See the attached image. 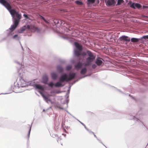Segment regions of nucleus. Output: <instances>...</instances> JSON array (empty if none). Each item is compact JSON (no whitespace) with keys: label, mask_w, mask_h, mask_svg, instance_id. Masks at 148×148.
<instances>
[{"label":"nucleus","mask_w":148,"mask_h":148,"mask_svg":"<svg viewBox=\"0 0 148 148\" xmlns=\"http://www.w3.org/2000/svg\"><path fill=\"white\" fill-rule=\"evenodd\" d=\"M12 18L13 24L11 25L10 29L13 28L14 26V29H16L18 27L19 22L22 16L21 13L13 8L12 11V13L10 14Z\"/></svg>","instance_id":"f257e3e1"},{"label":"nucleus","mask_w":148,"mask_h":148,"mask_svg":"<svg viewBox=\"0 0 148 148\" xmlns=\"http://www.w3.org/2000/svg\"><path fill=\"white\" fill-rule=\"evenodd\" d=\"M15 84V82L14 83V85H12L11 86V87L10 88V92H9L8 93H1V94H6L10 93H11L12 92H14L16 93L21 92L20 91H19L18 90L20 87V86H19L18 82L16 84Z\"/></svg>","instance_id":"f03ea898"},{"label":"nucleus","mask_w":148,"mask_h":148,"mask_svg":"<svg viewBox=\"0 0 148 148\" xmlns=\"http://www.w3.org/2000/svg\"><path fill=\"white\" fill-rule=\"evenodd\" d=\"M140 114V113H138V112H137L135 116H134L129 114L127 115V117L129 120H133L135 121V122L136 123L140 122L143 123L140 120V118L139 116Z\"/></svg>","instance_id":"7ed1b4c3"},{"label":"nucleus","mask_w":148,"mask_h":148,"mask_svg":"<svg viewBox=\"0 0 148 148\" xmlns=\"http://www.w3.org/2000/svg\"><path fill=\"white\" fill-rule=\"evenodd\" d=\"M88 76V75H85L83 77L80 78L79 79H78L75 80L73 82L69 84V85L68 89L67 90L66 93V95H65V96L66 97V98H69V94L70 92V91L71 89V87L72 86V85H73L74 84H75L76 82H78L80 79L83 78H85Z\"/></svg>","instance_id":"20e7f679"},{"label":"nucleus","mask_w":148,"mask_h":148,"mask_svg":"<svg viewBox=\"0 0 148 148\" xmlns=\"http://www.w3.org/2000/svg\"><path fill=\"white\" fill-rule=\"evenodd\" d=\"M68 77L69 81L75 78H79L77 79V80L83 77H80V74L77 72H74L73 73H70L68 75Z\"/></svg>","instance_id":"39448f33"},{"label":"nucleus","mask_w":148,"mask_h":148,"mask_svg":"<svg viewBox=\"0 0 148 148\" xmlns=\"http://www.w3.org/2000/svg\"><path fill=\"white\" fill-rule=\"evenodd\" d=\"M88 57L86 58V61L88 62L87 64H90V62H92L95 58L96 56L93 55V53L91 51L88 53Z\"/></svg>","instance_id":"423d86ee"},{"label":"nucleus","mask_w":148,"mask_h":148,"mask_svg":"<svg viewBox=\"0 0 148 148\" xmlns=\"http://www.w3.org/2000/svg\"><path fill=\"white\" fill-rule=\"evenodd\" d=\"M59 80L60 82H68V75L66 73H63L60 77Z\"/></svg>","instance_id":"0eeeda50"},{"label":"nucleus","mask_w":148,"mask_h":148,"mask_svg":"<svg viewBox=\"0 0 148 148\" xmlns=\"http://www.w3.org/2000/svg\"><path fill=\"white\" fill-rule=\"evenodd\" d=\"M118 40L119 42L124 41L130 42V37L127 36L123 35L120 37Z\"/></svg>","instance_id":"6e6552de"},{"label":"nucleus","mask_w":148,"mask_h":148,"mask_svg":"<svg viewBox=\"0 0 148 148\" xmlns=\"http://www.w3.org/2000/svg\"><path fill=\"white\" fill-rule=\"evenodd\" d=\"M27 82L22 77H20L18 83L20 87H25L27 86Z\"/></svg>","instance_id":"1a4fd4ad"},{"label":"nucleus","mask_w":148,"mask_h":148,"mask_svg":"<svg viewBox=\"0 0 148 148\" xmlns=\"http://www.w3.org/2000/svg\"><path fill=\"white\" fill-rule=\"evenodd\" d=\"M87 64L85 63H82L78 62L75 64V67L78 70L81 69L83 66H86Z\"/></svg>","instance_id":"9d476101"},{"label":"nucleus","mask_w":148,"mask_h":148,"mask_svg":"<svg viewBox=\"0 0 148 148\" xmlns=\"http://www.w3.org/2000/svg\"><path fill=\"white\" fill-rule=\"evenodd\" d=\"M106 5L108 6H114L116 4V0H105Z\"/></svg>","instance_id":"9b49d317"},{"label":"nucleus","mask_w":148,"mask_h":148,"mask_svg":"<svg viewBox=\"0 0 148 148\" xmlns=\"http://www.w3.org/2000/svg\"><path fill=\"white\" fill-rule=\"evenodd\" d=\"M49 80V77L47 74H43L42 77L41 82L44 84H47Z\"/></svg>","instance_id":"f8f14e48"},{"label":"nucleus","mask_w":148,"mask_h":148,"mask_svg":"<svg viewBox=\"0 0 148 148\" xmlns=\"http://www.w3.org/2000/svg\"><path fill=\"white\" fill-rule=\"evenodd\" d=\"M50 76L51 78L53 80H56L58 77V73L54 71L50 72Z\"/></svg>","instance_id":"ddd939ff"},{"label":"nucleus","mask_w":148,"mask_h":148,"mask_svg":"<svg viewBox=\"0 0 148 148\" xmlns=\"http://www.w3.org/2000/svg\"><path fill=\"white\" fill-rule=\"evenodd\" d=\"M74 48H75L77 50L80 51L82 49V46L77 42H75L74 43Z\"/></svg>","instance_id":"4468645a"},{"label":"nucleus","mask_w":148,"mask_h":148,"mask_svg":"<svg viewBox=\"0 0 148 148\" xmlns=\"http://www.w3.org/2000/svg\"><path fill=\"white\" fill-rule=\"evenodd\" d=\"M14 26L12 28L10 29V28L8 29H7V31H9V32L7 33L6 36L7 37H9L11 36H12L14 34L13 32L16 29H14Z\"/></svg>","instance_id":"2eb2a0df"},{"label":"nucleus","mask_w":148,"mask_h":148,"mask_svg":"<svg viewBox=\"0 0 148 148\" xmlns=\"http://www.w3.org/2000/svg\"><path fill=\"white\" fill-rule=\"evenodd\" d=\"M34 87L36 89L38 90V91L40 94L41 95L42 94V92L40 91L42 88V86L41 85L39 84L35 83Z\"/></svg>","instance_id":"dca6fc26"},{"label":"nucleus","mask_w":148,"mask_h":148,"mask_svg":"<svg viewBox=\"0 0 148 148\" xmlns=\"http://www.w3.org/2000/svg\"><path fill=\"white\" fill-rule=\"evenodd\" d=\"M39 16L40 18H41L46 23H49L50 22L48 19L47 15L46 14H44V16H45V17L44 16L40 14H39Z\"/></svg>","instance_id":"f3484780"},{"label":"nucleus","mask_w":148,"mask_h":148,"mask_svg":"<svg viewBox=\"0 0 148 148\" xmlns=\"http://www.w3.org/2000/svg\"><path fill=\"white\" fill-rule=\"evenodd\" d=\"M141 6L142 5L141 4L137 3H135L133 2L131 5V7L134 8H139L141 7Z\"/></svg>","instance_id":"a211bd4d"},{"label":"nucleus","mask_w":148,"mask_h":148,"mask_svg":"<svg viewBox=\"0 0 148 148\" xmlns=\"http://www.w3.org/2000/svg\"><path fill=\"white\" fill-rule=\"evenodd\" d=\"M57 71L60 73H62L64 71V68L60 65H58L56 67Z\"/></svg>","instance_id":"6ab92c4d"},{"label":"nucleus","mask_w":148,"mask_h":148,"mask_svg":"<svg viewBox=\"0 0 148 148\" xmlns=\"http://www.w3.org/2000/svg\"><path fill=\"white\" fill-rule=\"evenodd\" d=\"M81 70L80 72V75H84L87 71V69L86 67V66H84L83 68H82L81 69Z\"/></svg>","instance_id":"aec40b11"},{"label":"nucleus","mask_w":148,"mask_h":148,"mask_svg":"<svg viewBox=\"0 0 148 148\" xmlns=\"http://www.w3.org/2000/svg\"><path fill=\"white\" fill-rule=\"evenodd\" d=\"M4 6L8 11L10 14L12 13V11L13 8H12L10 5L5 4Z\"/></svg>","instance_id":"412c9836"},{"label":"nucleus","mask_w":148,"mask_h":148,"mask_svg":"<svg viewBox=\"0 0 148 148\" xmlns=\"http://www.w3.org/2000/svg\"><path fill=\"white\" fill-rule=\"evenodd\" d=\"M61 82H56L54 84V86L57 87H63L65 86V84H63L61 83Z\"/></svg>","instance_id":"4be33fe9"},{"label":"nucleus","mask_w":148,"mask_h":148,"mask_svg":"<svg viewBox=\"0 0 148 148\" xmlns=\"http://www.w3.org/2000/svg\"><path fill=\"white\" fill-rule=\"evenodd\" d=\"M12 38L14 40L17 41H20V40L21 39V37L19 36L18 34H16L13 36H12Z\"/></svg>","instance_id":"5701e85b"},{"label":"nucleus","mask_w":148,"mask_h":148,"mask_svg":"<svg viewBox=\"0 0 148 148\" xmlns=\"http://www.w3.org/2000/svg\"><path fill=\"white\" fill-rule=\"evenodd\" d=\"M73 55L75 57H79L80 56V54L79 52L75 48H74Z\"/></svg>","instance_id":"b1692460"},{"label":"nucleus","mask_w":148,"mask_h":148,"mask_svg":"<svg viewBox=\"0 0 148 148\" xmlns=\"http://www.w3.org/2000/svg\"><path fill=\"white\" fill-rule=\"evenodd\" d=\"M130 41L131 42L133 43L141 42V41L140 40V38H138L134 37H132V38H130Z\"/></svg>","instance_id":"393cba45"},{"label":"nucleus","mask_w":148,"mask_h":148,"mask_svg":"<svg viewBox=\"0 0 148 148\" xmlns=\"http://www.w3.org/2000/svg\"><path fill=\"white\" fill-rule=\"evenodd\" d=\"M140 42L144 41L146 39H148V35H144L140 38Z\"/></svg>","instance_id":"a878e982"},{"label":"nucleus","mask_w":148,"mask_h":148,"mask_svg":"<svg viewBox=\"0 0 148 148\" xmlns=\"http://www.w3.org/2000/svg\"><path fill=\"white\" fill-rule=\"evenodd\" d=\"M33 123V122H32V123L31 125L29 127V130L28 131V133L27 135V141L28 142L29 141V138L30 137V132H31V130L32 125Z\"/></svg>","instance_id":"bb28decb"},{"label":"nucleus","mask_w":148,"mask_h":148,"mask_svg":"<svg viewBox=\"0 0 148 148\" xmlns=\"http://www.w3.org/2000/svg\"><path fill=\"white\" fill-rule=\"evenodd\" d=\"M52 21L53 22V23L55 24V25H57L56 26H58V24L60 23V20H59L56 19H53L52 20Z\"/></svg>","instance_id":"cd10ccee"},{"label":"nucleus","mask_w":148,"mask_h":148,"mask_svg":"<svg viewBox=\"0 0 148 148\" xmlns=\"http://www.w3.org/2000/svg\"><path fill=\"white\" fill-rule=\"evenodd\" d=\"M90 51L87 50L83 52L82 53V55L84 56H86L88 55V53H89Z\"/></svg>","instance_id":"c85d7f7f"},{"label":"nucleus","mask_w":148,"mask_h":148,"mask_svg":"<svg viewBox=\"0 0 148 148\" xmlns=\"http://www.w3.org/2000/svg\"><path fill=\"white\" fill-rule=\"evenodd\" d=\"M35 84V83L34 82H27V86H33L34 87Z\"/></svg>","instance_id":"c756f323"},{"label":"nucleus","mask_w":148,"mask_h":148,"mask_svg":"<svg viewBox=\"0 0 148 148\" xmlns=\"http://www.w3.org/2000/svg\"><path fill=\"white\" fill-rule=\"evenodd\" d=\"M23 16L25 18V19L26 20H30L31 18L29 16V14H24Z\"/></svg>","instance_id":"7c9ffc66"},{"label":"nucleus","mask_w":148,"mask_h":148,"mask_svg":"<svg viewBox=\"0 0 148 148\" xmlns=\"http://www.w3.org/2000/svg\"><path fill=\"white\" fill-rule=\"evenodd\" d=\"M75 3L77 4L82 5L83 4V2L80 0H77L75 1Z\"/></svg>","instance_id":"2f4dec72"},{"label":"nucleus","mask_w":148,"mask_h":148,"mask_svg":"<svg viewBox=\"0 0 148 148\" xmlns=\"http://www.w3.org/2000/svg\"><path fill=\"white\" fill-rule=\"evenodd\" d=\"M102 61L100 59H97L95 62L96 64L98 65H100L102 63Z\"/></svg>","instance_id":"473e14b6"},{"label":"nucleus","mask_w":148,"mask_h":148,"mask_svg":"<svg viewBox=\"0 0 148 148\" xmlns=\"http://www.w3.org/2000/svg\"><path fill=\"white\" fill-rule=\"evenodd\" d=\"M124 3V1L123 0H117L116 5H121Z\"/></svg>","instance_id":"72a5a7b5"},{"label":"nucleus","mask_w":148,"mask_h":148,"mask_svg":"<svg viewBox=\"0 0 148 148\" xmlns=\"http://www.w3.org/2000/svg\"><path fill=\"white\" fill-rule=\"evenodd\" d=\"M68 40V41L70 42L71 44H72L74 46V44L76 42L75 41V40L72 39H70L69 38Z\"/></svg>","instance_id":"f704fd0d"},{"label":"nucleus","mask_w":148,"mask_h":148,"mask_svg":"<svg viewBox=\"0 0 148 148\" xmlns=\"http://www.w3.org/2000/svg\"><path fill=\"white\" fill-rule=\"evenodd\" d=\"M43 97L44 98V99L45 101L47 103H48L49 102V98L47 96H43V95H42Z\"/></svg>","instance_id":"c9c22d12"},{"label":"nucleus","mask_w":148,"mask_h":148,"mask_svg":"<svg viewBox=\"0 0 148 148\" xmlns=\"http://www.w3.org/2000/svg\"><path fill=\"white\" fill-rule=\"evenodd\" d=\"M72 68V65L71 64H68L67 65L66 67V70H69L71 69Z\"/></svg>","instance_id":"e433bc0d"},{"label":"nucleus","mask_w":148,"mask_h":148,"mask_svg":"<svg viewBox=\"0 0 148 148\" xmlns=\"http://www.w3.org/2000/svg\"><path fill=\"white\" fill-rule=\"evenodd\" d=\"M112 87L113 88V89L114 90H117L118 91H119V92H120L121 93L124 94V95H125V94L123 92H122L121 90H120V89H117L116 88L114 87V86H112Z\"/></svg>","instance_id":"4c0bfd02"},{"label":"nucleus","mask_w":148,"mask_h":148,"mask_svg":"<svg viewBox=\"0 0 148 148\" xmlns=\"http://www.w3.org/2000/svg\"><path fill=\"white\" fill-rule=\"evenodd\" d=\"M76 61V60L74 58H73L71 60V63L73 64H75Z\"/></svg>","instance_id":"58836bf2"},{"label":"nucleus","mask_w":148,"mask_h":148,"mask_svg":"<svg viewBox=\"0 0 148 148\" xmlns=\"http://www.w3.org/2000/svg\"><path fill=\"white\" fill-rule=\"evenodd\" d=\"M69 101V98H66L65 100V101L64 102V103H66L67 104V108L68 107V104Z\"/></svg>","instance_id":"ea45409f"},{"label":"nucleus","mask_w":148,"mask_h":148,"mask_svg":"<svg viewBox=\"0 0 148 148\" xmlns=\"http://www.w3.org/2000/svg\"><path fill=\"white\" fill-rule=\"evenodd\" d=\"M88 4L92 3L94 2V0H86Z\"/></svg>","instance_id":"a19ab883"},{"label":"nucleus","mask_w":148,"mask_h":148,"mask_svg":"<svg viewBox=\"0 0 148 148\" xmlns=\"http://www.w3.org/2000/svg\"><path fill=\"white\" fill-rule=\"evenodd\" d=\"M55 84L53 82H51L49 84V86L51 87H52L53 86H54Z\"/></svg>","instance_id":"79ce46f5"},{"label":"nucleus","mask_w":148,"mask_h":148,"mask_svg":"<svg viewBox=\"0 0 148 148\" xmlns=\"http://www.w3.org/2000/svg\"><path fill=\"white\" fill-rule=\"evenodd\" d=\"M60 37L64 39L67 40L69 38L68 37L64 36H60Z\"/></svg>","instance_id":"37998d69"},{"label":"nucleus","mask_w":148,"mask_h":148,"mask_svg":"<svg viewBox=\"0 0 148 148\" xmlns=\"http://www.w3.org/2000/svg\"><path fill=\"white\" fill-rule=\"evenodd\" d=\"M64 22H63L61 20H60V23L58 24V26H60L62 25L63 24H64Z\"/></svg>","instance_id":"c03bdc74"},{"label":"nucleus","mask_w":148,"mask_h":148,"mask_svg":"<svg viewBox=\"0 0 148 148\" xmlns=\"http://www.w3.org/2000/svg\"><path fill=\"white\" fill-rule=\"evenodd\" d=\"M64 110L66 111L70 115H71L74 118H75V117L73 116V115H72L71 113H70L67 110Z\"/></svg>","instance_id":"a18cd8bd"},{"label":"nucleus","mask_w":148,"mask_h":148,"mask_svg":"<svg viewBox=\"0 0 148 148\" xmlns=\"http://www.w3.org/2000/svg\"><path fill=\"white\" fill-rule=\"evenodd\" d=\"M25 30V29L24 27H21L20 28V33H22Z\"/></svg>","instance_id":"49530a36"},{"label":"nucleus","mask_w":148,"mask_h":148,"mask_svg":"<svg viewBox=\"0 0 148 148\" xmlns=\"http://www.w3.org/2000/svg\"><path fill=\"white\" fill-rule=\"evenodd\" d=\"M59 62L61 64H64L65 63V62L64 60H59Z\"/></svg>","instance_id":"de8ad7c7"},{"label":"nucleus","mask_w":148,"mask_h":148,"mask_svg":"<svg viewBox=\"0 0 148 148\" xmlns=\"http://www.w3.org/2000/svg\"><path fill=\"white\" fill-rule=\"evenodd\" d=\"M0 3L2 4L3 5V6L5 4V3L3 1V0H0Z\"/></svg>","instance_id":"09e8293b"},{"label":"nucleus","mask_w":148,"mask_h":148,"mask_svg":"<svg viewBox=\"0 0 148 148\" xmlns=\"http://www.w3.org/2000/svg\"><path fill=\"white\" fill-rule=\"evenodd\" d=\"M7 38H8V37H7V36H6V37L3 38L2 39H1V40H0V42H2V41L5 40Z\"/></svg>","instance_id":"8fccbe9b"},{"label":"nucleus","mask_w":148,"mask_h":148,"mask_svg":"<svg viewBox=\"0 0 148 148\" xmlns=\"http://www.w3.org/2000/svg\"><path fill=\"white\" fill-rule=\"evenodd\" d=\"M88 131V132L90 134H94V132H92V131H91V130L89 129H88V130H87Z\"/></svg>","instance_id":"3c124183"},{"label":"nucleus","mask_w":148,"mask_h":148,"mask_svg":"<svg viewBox=\"0 0 148 148\" xmlns=\"http://www.w3.org/2000/svg\"><path fill=\"white\" fill-rule=\"evenodd\" d=\"M75 119L76 120H77L78 121H79L82 125H84V123L80 121L79 120H78V119H77L76 118H75Z\"/></svg>","instance_id":"603ef678"},{"label":"nucleus","mask_w":148,"mask_h":148,"mask_svg":"<svg viewBox=\"0 0 148 148\" xmlns=\"http://www.w3.org/2000/svg\"><path fill=\"white\" fill-rule=\"evenodd\" d=\"M65 122L62 123L61 124V127L62 128H63L65 127L64 126L65 125Z\"/></svg>","instance_id":"864d4df0"},{"label":"nucleus","mask_w":148,"mask_h":148,"mask_svg":"<svg viewBox=\"0 0 148 148\" xmlns=\"http://www.w3.org/2000/svg\"><path fill=\"white\" fill-rule=\"evenodd\" d=\"M145 90L143 89H140L139 91L141 92H145Z\"/></svg>","instance_id":"5fc2aeb1"},{"label":"nucleus","mask_w":148,"mask_h":148,"mask_svg":"<svg viewBox=\"0 0 148 148\" xmlns=\"http://www.w3.org/2000/svg\"><path fill=\"white\" fill-rule=\"evenodd\" d=\"M62 130H63L66 133H68V132L66 130L65 128V127L64 128H62Z\"/></svg>","instance_id":"6e6d98bb"},{"label":"nucleus","mask_w":148,"mask_h":148,"mask_svg":"<svg viewBox=\"0 0 148 148\" xmlns=\"http://www.w3.org/2000/svg\"><path fill=\"white\" fill-rule=\"evenodd\" d=\"M49 102H50L51 104H53V102L52 101V100L49 98Z\"/></svg>","instance_id":"4d7b16f0"},{"label":"nucleus","mask_w":148,"mask_h":148,"mask_svg":"<svg viewBox=\"0 0 148 148\" xmlns=\"http://www.w3.org/2000/svg\"><path fill=\"white\" fill-rule=\"evenodd\" d=\"M19 43H20V45H21V48H22V50L23 51H24V49H23V47L22 46V45H21V42L20 41H19Z\"/></svg>","instance_id":"13d9d810"},{"label":"nucleus","mask_w":148,"mask_h":148,"mask_svg":"<svg viewBox=\"0 0 148 148\" xmlns=\"http://www.w3.org/2000/svg\"><path fill=\"white\" fill-rule=\"evenodd\" d=\"M83 125L84 127L87 130H88V128L86 127V126L84 124V125Z\"/></svg>","instance_id":"bf43d9fd"},{"label":"nucleus","mask_w":148,"mask_h":148,"mask_svg":"<svg viewBox=\"0 0 148 148\" xmlns=\"http://www.w3.org/2000/svg\"><path fill=\"white\" fill-rule=\"evenodd\" d=\"M58 108H59V109H62V110H64V108L62 107H60V106L58 107Z\"/></svg>","instance_id":"052dcab7"},{"label":"nucleus","mask_w":148,"mask_h":148,"mask_svg":"<svg viewBox=\"0 0 148 148\" xmlns=\"http://www.w3.org/2000/svg\"><path fill=\"white\" fill-rule=\"evenodd\" d=\"M92 68H95V67H96V65L95 64H93L92 65Z\"/></svg>","instance_id":"680f3d73"},{"label":"nucleus","mask_w":148,"mask_h":148,"mask_svg":"<svg viewBox=\"0 0 148 148\" xmlns=\"http://www.w3.org/2000/svg\"><path fill=\"white\" fill-rule=\"evenodd\" d=\"M97 139V140L100 142V143H102V142H101V140H100V139H98L97 138H96Z\"/></svg>","instance_id":"e2e57ef3"},{"label":"nucleus","mask_w":148,"mask_h":148,"mask_svg":"<svg viewBox=\"0 0 148 148\" xmlns=\"http://www.w3.org/2000/svg\"><path fill=\"white\" fill-rule=\"evenodd\" d=\"M51 136L53 138H55L56 137V135L55 134H53Z\"/></svg>","instance_id":"0e129e2a"},{"label":"nucleus","mask_w":148,"mask_h":148,"mask_svg":"<svg viewBox=\"0 0 148 148\" xmlns=\"http://www.w3.org/2000/svg\"><path fill=\"white\" fill-rule=\"evenodd\" d=\"M62 135H63L64 137H66V134H64V133H62Z\"/></svg>","instance_id":"69168bd1"},{"label":"nucleus","mask_w":148,"mask_h":148,"mask_svg":"<svg viewBox=\"0 0 148 148\" xmlns=\"http://www.w3.org/2000/svg\"><path fill=\"white\" fill-rule=\"evenodd\" d=\"M129 96H131V97H132V99H135L134 98V97L132 96L131 95H130L129 94Z\"/></svg>","instance_id":"338daca9"},{"label":"nucleus","mask_w":148,"mask_h":148,"mask_svg":"<svg viewBox=\"0 0 148 148\" xmlns=\"http://www.w3.org/2000/svg\"><path fill=\"white\" fill-rule=\"evenodd\" d=\"M64 127L65 128L66 127V128L67 129H68L69 128V127L68 126H65Z\"/></svg>","instance_id":"774afa93"}]
</instances>
